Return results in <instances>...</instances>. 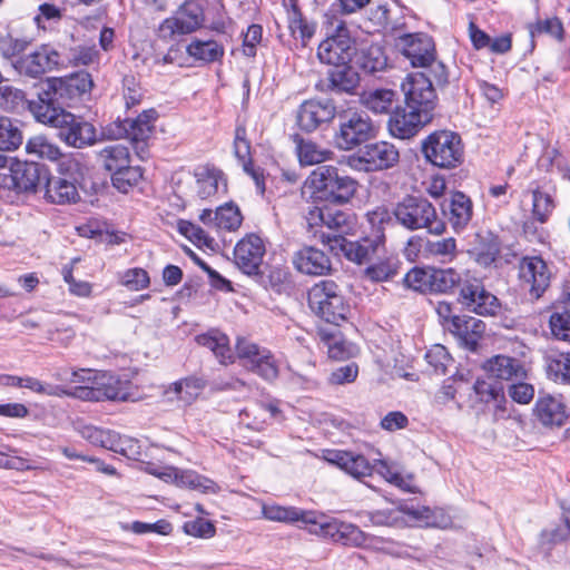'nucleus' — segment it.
<instances>
[{
	"label": "nucleus",
	"instance_id": "nucleus-54",
	"mask_svg": "<svg viewBox=\"0 0 570 570\" xmlns=\"http://www.w3.org/2000/svg\"><path fill=\"white\" fill-rule=\"evenodd\" d=\"M288 27L293 37L301 39L304 46L313 38L316 31V23L303 17L301 11L288 13Z\"/></svg>",
	"mask_w": 570,
	"mask_h": 570
},
{
	"label": "nucleus",
	"instance_id": "nucleus-23",
	"mask_svg": "<svg viewBox=\"0 0 570 570\" xmlns=\"http://www.w3.org/2000/svg\"><path fill=\"white\" fill-rule=\"evenodd\" d=\"M519 275L532 298H540L550 286L551 272L539 256L522 258Z\"/></svg>",
	"mask_w": 570,
	"mask_h": 570
},
{
	"label": "nucleus",
	"instance_id": "nucleus-17",
	"mask_svg": "<svg viewBox=\"0 0 570 570\" xmlns=\"http://www.w3.org/2000/svg\"><path fill=\"white\" fill-rule=\"evenodd\" d=\"M55 129L57 137L69 147L81 149L92 146L98 140L95 126L69 111L61 116Z\"/></svg>",
	"mask_w": 570,
	"mask_h": 570
},
{
	"label": "nucleus",
	"instance_id": "nucleus-49",
	"mask_svg": "<svg viewBox=\"0 0 570 570\" xmlns=\"http://www.w3.org/2000/svg\"><path fill=\"white\" fill-rule=\"evenodd\" d=\"M97 386L99 389L100 401L110 400V401H128L129 393L127 391V385L125 382H121L119 379L112 375L102 374L99 379L96 380Z\"/></svg>",
	"mask_w": 570,
	"mask_h": 570
},
{
	"label": "nucleus",
	"instance_id": "nucleus-7",
	"mask_svg": "<svg viewBox=\"0 0 570 570\" xmlns=\"http://www.w3.org/2000/svg\"><path fill=\"white\" fill-rule=\"evenodd\" d=\"M337 118L338 129L334 141L341 150H353L376 136V127L365 111L346 110L340 112Z\"/></svg>",
	"mask_w": 570,
	"mask_h": 570
},
{
	"label": "nucleus",
	"instance_id": "nucleus-1",
	"mask_svg": "<svg viewBox=\"0 0 570 570\" xmlns=\"http://www.w3.org/2000/svg\"><path fill=\"white\" fill-rule=\"evenodd\" d=\"M367 218L374 227L371 235L352 240L341 234L322 233L320 239L336 256L342 255L358 265L370 264L384 250L385 235L381 225L387 219V212L379 208L367 213Z\"/></svg>",
	"mask_w": 570,
	"mask_h": 570
},
{
	"label": "nucleus",
	"instance_id": "nucleus-47",
	"mask_svg": "<svg viewBox=\"0 0 570 570\" xmlns=\"http://www.w3.org/2000/svg\"><path fill=\"white\" fill-rule=\"evenodd\" d=\"M356 63L357 66L368 73H374L385 69L387 66V58L384 51L379 45H370L356 50Z\"/></svg>",
	"mask_w": 570,
	"mask_h": 570
},
{
	"label": "nucleus",
	"instance_id": "nucleus-24",
	"mask_svg": "<svg viewBox=\"0 0 570 570\" xmlns=\"http://www.w3.org/2000/svg\"><path fill=\"white\" fill-rule=\"evenodd\" d=\"M265 252L263 239L256 234H248L234 248L235 264L244 274L257 275Z\"/></svg>",
	"mask_w": 570,
	"mask_h": 570
},
{
	"label": "nucleus",
	"instance_id": "nucleus-44",
	"mask_svg": "<svg viewBox=\"0 0 570 570\" xmlns=\"http://www.w3.org/2000/svg\"><path fill=\"white\" fill-rule=\"evenodd\" d=\"M464 274H460L453 268L431 267L430 293H452L455 288L459 291Z\"/></svg>",
	"mask_w": 570,
	"mask_h": 570
},
{
	"label": "nucleus",
	"instance_id": "nucleus-40",
	"mask_svg": "<svg viewBox=\"0 0 570 570\" xmlns=\"http://www.w3.org/2000/svg\"><path fill=\"white\" fill-rule=\"evenodd\" d=\"M296 154L302 166H313L332 159L333 151L320 146L311 139L295 135Z\"/></svg>",
	"mask_w": 570,
	"mask_h": 570
},
{
	"label": "nucleus",
	"instance_id": "nucleus-51",
	"mask_svg": "<svg viewBox=\"0 0 570 570\" xmlns=\"http://www.w3.org/2000/svg\"><path fill=\"white\" fill-rule=\"evenodd\" d=\"M556 208L553 196L537 187L532 190V218L544 224L549 220L551 214Z\"/></svg>",
	"mask_w": 570,
	"mask_h": 570
},
{
	"label": "nucleus",
	"instance_id": "nucleus-28",
	"mask_svg": "<svg viewBox=\"0 0 570 570\" xmlns=\"http://www.w3.org/2000/svg\"><path fill=\"white\" fill-rule=\"evenodd\" d=\"M442 213L448 218L452 228L459 233L463 230L472 219L473 206L471 199L462 191H455L442 203Z\"/></svg>",
	"mask_w": 570,
	"mask_h": 570
},
{
	"label": "nucleus",
	"instance_id": "nucleus-38",
	"mask_svg": "<svg viewBox=\"0 0 570 570\" xmlns=\"http://www.w3.org/2000/svg\"><path fill=\"white\" fill-rule=\"evenodd\" d=\"M334 67L327 75V88L340 94H354L360 85L358 72L350 63Z\"/></svg>",
	"mask_w": 570,
	"mask_h": 570
},
{
	"label": "nucleus",
	"instance_id": "nucleus-12",
	"mask_svg": "<svg viewBox=\"0 0 570 570\" xmlns=\"http://www.w3.org/2000/svg\"><path fill=\"white\" fill-rule=\"evenodd\" d=\"M204 21L202 0H185L173 17L160 23L158 36L163 40H171L176 36L189 35L199 29Z\"/></svg>",
	"mask_w": 570,
	"mask_h": 570
},
{
	"label": "nucleus",
	"instance_id": "nucleus-15",
	"mask_svg": "<svg viewBox=\"0 0 570 570\" xmlns=\"http://www.w3.org/2000/svg\"><path fill=\"white\" fill-rule=\"evenodd\" d=\"M316 523H312L308 531L313 534H320L330 538L334 542L350 547H363L367 544L371 537L363 532L357 525L338 519L326 520L324 515L315 512Z\"/></svg>",
	"mask_w": 570,
	"mask_h": 570
},
{
	"label": "nucleus",
	"instance_id": "nucleus-11",
	"mask_svg": "<svg viewBox=\"0 0 570 570\" xmlns=\"http://www.w3.org/2000/svg\"><path fill=\"white\" fill-rule=\"evenodd\" d=\"M433 76L428 72L410 73L402 83L405 105L424 117L433 119L438 105V96L433 87Z\"/></svg>",
	"mask_w": 570,
	"mask_h": 570
},
{
	"label": "nucleus",
	"instance_id": "nucleus-41",
	"mask_svg": "<svg viewBox=\"0 0 570 570\" xmlns=\"http://www.w3.org/2000/svg\"><path fill=\"white\" fill-rule=\"evenodd\" d=\"M550 328L552 334L562 341L570 342V293H563L554 305V312L550 315Z\"/></svg>",
	"mask_w": 570,
	"mask_h": 570
},
{
	"label": "nucleus",
	"instance_id": "nucleus-21",
	"mask_svg": "<svg viewBox=\"0 0 570 570\" xmlns=\"http://www.w3.org/2000/svg\"><path fill=\"white\" fill-rule=\"evenodd\" d=\"M336 116V106L332 99H309L301 104L297 110V126L306 132H313Z\"/></svg>",
	"mask_w": 570,
	"mask_h": 570
},
{
	"label": "nucleus",
	"instance_id": "nucleus-46",
	"mask_svg": "<svg viewBox=\"0 0 570 570\" xmlns=\"http://www.w3.org/2000/svg\"><path fill=\"white\" fill-rule=\"evenodd\" d=\"M396 92L392 89H374L362 92L361 104L374 114H389L392 110Z\"/></svg>",
	"mask_w": 570,
	"mask_h": 570
},
{
	"label": "nucleus",
	"instance_id": "nucleus-2",
	"mask_svg": "<svg viewBox=\"0 0 570 570\" xmlns=\"http://www.w3.org/2000/svg\"><path fill=\"white\" fill-rule=\"evenodd\" d=\"M312 198L334 205H345L355 196L358 181L341 174L338 168L330 165L314 169L307 178Z\"/></svg>",
	"mask_w": 570,
	"mask_h": 570
},
{
	"label": "nucleus",
	"instance_id": "nucleus-27",
	"mask_svg": "<svg viewBox=\"0 0 570 570\" xmlns=\"http://www.w3.org/2000/svg\"><path fill=\"white\" fill-rule=\"evenodd\" d=\"M295 269L305 275L321 276L332 269L330 257L314 246H304L293 254Z\"/></svg>",
	"mask_w": 570,
	"mask_h": 570
},
{
	"label": "nucleus",
	"instance_id": "nucleus-59",
	"mask_svg": "<svg viewBox=\"0 0 570 570\" xmlns=\"http://www.w3.org/2000/svg\"><path fill=\"white\" fill-rule=\"evenodd\" d=\"M217 230H235L237 229L243 220L239 208L234 204H226L217 208Z\"/></svg>",
	"mask_w": 570,
	"mask_h": 570
},
{
	"label": "nucleus",
	"instance_id": "nucleus-62",
	"mask_svg": "<svg viewBox=\"0 0 570 570\" xmlns=\"http://www.w3.org/2000/svg\"><path fill=\"white\" fill-rule=\"evenodd\" d=\"M120 284L130 291H141L149 286L150 278L144 268L135 267L122 273Z\"/></svg>",
	"mask_w": 570,
	"mask_h": 570
},
{
	"label": "nucleus",
	"instance_id": "nucleus-10",
	"mask_svg": "<svg viewBox=\"0 0 570 570\" xmlns=\"http://www.w3.org/2000/svg\"><path fill=\"white\" fill-rule=\"evenodd\" d=\"M308 305L316 315L332 324L345 321L348 313V305L333 281L315 284L308 292Z\"/></svg>",
	"mask_w": 570,
	"mask_h": 570
},
{
	"label": "nucleus",
	"instance_id": "nucleus-30",
	"mask_svg": "<svg viewBox=\"0 0 570 570\" xmlns=\"http://www.w3.org/2000/svg\"><path fill=\"white\" fill-rule=\"evenodd\" d=\"M448 331L459 340L461 345L470 351H475L479 340L485 331V323L470 315H460L453 320L452 324L448 325Z\"/></svg>",
	"mask_w": 570,
	"mask_h": 570
},
{
	"label": "nucleus",
	"instance_id": "nucleus-20",
	"mask_svg": "<svg viewBox=\"0 0 570 570\" xmlns=\"http://www.w3.org/2000/svg\"><path fill=\"white\" fill-rule=\"evenodd\" d=\"M157 118L155 109L144 110L136 118H125L110 125L107 132L112 138H127L139 142L149 138L154 129V122Z\"/></svg>",
	"mask_w": 570,
	"mask_h": 570
},
{
	"label": "nucleus",
	"instance_id": "nucleus-35",
	"mask_svg": "<svg viewBox=\"0 0 570 570\" xmlns=\"http://www.w3.org/2000/svg\"><path fill=\"white\" fill-rule=\"evenodd\" d=\"M81 435L91 444L124 455L127 454V444L131 442L129 439L121 438L114 431L102 430L91 425L83 426Z\"/></svg>",
	"mask_w": 570,
	"mask_h": 570
},
{
	"label": "nucleus",
	"instance_id": "nucleus-16",
	"mask_svg": "<svg viewBox=\"0 0 570 570\" xmlns=\"http://www.w3.org/2000/svg\"><path fill=\"white\" fill-rule=\"evenodd\" d=\"M48 174L46 166L39 163L17 161L8 173L0 174V185L18 193L36 191L41 183H46Z\"/></svg>",
	"mask_w": 570,
	"mask_h": 570
},
{
	"label": "nucleus",
	"instance_id": "nucleus-26",
	"mask_svg": "<svg viewBox=\"0 0 570 570\" xmlns=\"http://www.w3.org/2000/svg\"><path fill=\"white\" fill-rule=\"evenodd\" d=\"M432 119L424 117L423 114L404 108H397L389 119V130L392 136L400 139H409L415 136Z\"/></svg>",
	"mask_w": 570,
	"mask_h": 570
},
{
	"label": "nucleus",
	"instance_id": "nucleus-50",
	"mask_svg": "<svg viewBox=\"0 0 570 570\" xmlns=\"http://www.w3.org/2000/svg\"><path fill=\"white\" fill-rule=\"evenodd\" d=\"M321 335L331 358L346 360L355 355L356 346L347 342L340 333H326L323 331Z\"/></svg>",
	"mask_w": 570,
	"mask_h": 570
},
{
	"label": "nucleus",
	"instance_id": "nucleus-13",
	"mask_svg": "<svg viewBox=\"0 0 570 570\" xmlns=\"http://www.w3.org/2000/svg\"><path fill=\"white\" fill-rule=\"evenodd\" d=\"M237 357L243 365L267 382L278 377L279 370L272 352L245 337H238L235 344Z\"/></svg>",
	"mask_w": 570,
	"mask_h": 570
},
{
	"label": "nucleus",
	"instance_id": "nucleus-45",
	"mask_svg": "<svg viewBox=\"0 0 570 570\" xmlns=\"http://www.w3.org/2000/svg\"><path fill=\"white\" fill-rule=\"evenodd\" d=\"M150 473L158 475L159 478H171L175 475L178 483L180 485L187 487L193 490H197L204 493H217L219 491V487L213 480L197 474L194 471H185L181 472L180 475L177 474L176 471L170 470L168 472L158 473L156 471H151Z\"/></svg>",
	"mask_w": 570,
	"mask_h": 570
},
{
	"label": "nucleus",
	"instance_id": "nucleus-58",
	"mask_svg": "<svg viewBox=\"0 0 570 570\" xmlns=\"http://www.w3.org/2000/svg\"><path fill=\"white\" fill-rule=\"evenodd\" d=\"M354 225V218L352 215L341 210V209H332L327 208V213L325 215V225L328 229H331L332 234H341L345 236Z\"/></svg>",
	"mask_w": 570,
	"mask_h": 570
},
{
	"label": "nucleus",
	"instance_id": "nucleus-60",
	"mask_svg": "<svg viewBox=\"0 0 570 570\" xmlns=\"http://www.w3.org/2000/svg\"><path fill=\"white\" fill-rule=\"evenodd\" d=\"M475 394L481 402H501L504 400L503 387L499 382L478 379L473 385Z\"/></svg>",
	"mask_w": 570,
	"mask_h": 570
},
{
	"label": "nucleus",
	"instance_id": "nucleus-43",
	"mask_svg": "<svg viewBox=\"0 0 570 570\" xmlns=\"http://www.w3.org/2000/svg\"><path fill=\"white\" fill-rule=\"evenodd\" d=\"M98 163L111 175L130 164L129 148L122 144H111L98 153Z\"/></svg>",
	"mask_w": 570,
	"mask_h": 570
},
{
	"label": "nucleus",
	"instance_id": "nucleus-9",
	"mask_svg": "<svg viewBox=\"0 0 570 570\" xmlns=\"http://www.w3.org/2000/svg\"><path fill=\"white\" fill-rule=\"evenodd\" d=\"M399 161V149L395 145L385 140L365 144L346 158L350 168L363 173L387 170L396 166Z\"/></svg>",
	"mask_w": 570,
	"mask_h": 570
},
{
	"label": "nucleus",
	"instance_id": "nucleus-32",
	"mask_svg": "<svg viewBox=\"0 0 570 570\" xmlns=\"http://www.w3.org/2000/svg\"><path fill=\"white\" fill-rule=\"evenodd\" d=\"M325 459L355 479L371 475L373 470L364 455L354 452L333 450L327 453Z\"/></svg>",
	"mask_w": 570,
	"mask_h": 570
},
{
	"label": "nucleus",
	"instance_id": "nucleus-18",
	"mask_svg": "<svg viewBox=\"0 0 570 570\" xmlns=\"http://www.w3.org/2000/svg\"><path fill=\"white\" fill-rule=\"evenodd\" d=\"M59 63L60 53L51 45H41L35 51L13 60L12 67L20 75L39 78Z\"/></svg>",
	"mask_w": 570,
	"mask_h": 570
},
{
	"label": "nucleus",
	"instance_id": "nucleus-3",
	"mask_svg": "<svg viewBox=\"0 0 570 570\" xmlns=\"http://www.w3.org/2000/svg\"><path fill=\"white\" fill-rule=\"evenodd\" d=\"M396 47L414 68H424V72L431 73L436 85L448 83L446 68L436 60L435 45L431 36L423 32L404 33L397 38Z\"/></svg>",
	"mask_w": 570,
	"mask_h": 570
},
{
	"label": "nucleus",
	"instance_id": "nucleus-61",
	"mask_svg": "<svg viewBox=\"0 0 570 570\" xmlns=\"http://www.w3.org/2000/svg\"><path fill=\"white\" fill-rule=\"evenodd\" d=\"M431 267H414L404 276V283L409 288L421 293H430Z\"/></svg>",
	"mask_w": 570,
	"mask_h": 570
},
{
	"label": "nucleus",
	"instance_id": "nucleus-25",
	"mask_svg": "<svg viewBox=\"0 0 570 570\" xmlns=\"http://www.w3.org/2000/svg\"><path fill=\"white\" fill-rule=\"evenodd\" d=\"M533 414L535 419L548 429H559L566 425L570 411L562 396L550 394L540 395L535 401Z\"/></svg>",
	"mask_w": 570,
	"mask_h": 570
},
{
	"label": "nucleus",
	"instance_id": "nucleus-39",
	"mask_svg": "<svg viewBox=\"0 0 570 570\" xmlns=\"http://www.w3.org/2000/svg\"><path fill=\"white\" fill-rule=\"evenodd\" d=\"M198 345L212 351L220 364L234 362V355L229 346V338L226 334L213 330L196 336Z\"/></svg>",
	"mask_w": 570,
	"mask_h": 570
},
{
	"label": "nucleus",
	"instance_id": "nucleus-57",
	"mask_svg": "<svg viewBox=\"0 0 570 570\" xmlns=\"http://www.w3.org/2000/svg\"><path fill=\"white\" fill-rule=\"evenodd\" d=\"M24 92L12 86H0V108L16 112L28 106Z\"/></svg>",
	"mask_w": 570,
	"mask_h": 570
},
{
	"label": "nucleus",
	"instance_id": "nucleus-4",
	"mask_svg": "<svg viewBox=\"0 0 570 570\" xmlns=\"http://www.w3.org/2000/svg\"><path fill=\"white\" fill-rule=\"evenodd\" d=\"M393 215L409 230L426 229L434 235L445 232V223L438 216L434 205L422 196H405L395 205Z\"/></svg>",
	"mask_w": 570,
	"mask_h": 570
},
{
	"label": "nucleus",
	"instance_id": "nucleus-5",
	"mask_svg": "<svg viewBox=\"0 0 570 570\" xmlns=\"http://www.w3.org/2000/svg\"><path fill=\"white\" fill-rule=\"evenodd\" d=\"M421 150L431 165L453 169L463 161V144L460 135L451 130L431 132L421 145Z\"/></svg>",
	"mask_w": 570,
	"mask_h": 570
},
{
	"label": "nucleus",
	"instance_id": "nucleus-8",
	"mask_svg": "<svg viewBox=\"0 0 570 570\" xmlns=\"http://www.w3.org/2000/svg\"><path fill=\"white\" fill-rule=\"evenodd\" d=\"M456 302L464 311L480 316H497L502 308L500 299L487 289L483 281L468 273L461 282Z\"/></svg>",
	"mask_w": 570,
	"mask_h": 570
},
{
	"label": "nucleus",
	"instance_id": "nucleus-6",
	"mask_svg": "<svg viewBox=\"0 0 570 570\" xmlns=\"http://www.w3.org/2000/svg\"><path fill=\"white\" fill-rule=\"evenodd\" d=\"M60 176H50L45 183V197L52 204H71L79 200L77 188L79 178L82 177L81 164L75 158H62L58 164Z\"/></svg>",
	"mask_w": 570,
	"mask_h": 570
},
{
	"label": "nucleus",
	"instance_id": "nucleus-56",
	"mask_svg": "<svg viewBox=\"0 0 570 570\" xmlns=\"http://www.w3.org/2000/svg\"><path fill=\"white\" fill-rule=\"evenodd\" d=\"M141 178V168L139 166H131L130 164L111 175L114 187L121 193H127L130 188L136 186Z\"/></svg>",
	"mask_w": 570,
	"mask_h": 570
},
{
	"label": "nucleus",
	"instance_id": "nucleus-14",
	"mask_svg": "<svg viewBox=\"0 0 570 570\" xmlns=\"http://www.w3.org/2000/svg\"><path fill=\"white\" fill-rule=\"evenodd\" d=\"M356 55V43L350 30L341 22L334 33L324 39L317 48L321 62L332 66L350 63Z\"/></svg>",
	"mask_w": 570,
	"mask_h": 570
},
{
	"label": "nucleus",
	"instance_id": "nucleus-19",
	"mask_svg": "<svg viewBox=\"0 0 570 570\" xmlns=\"http://www.w3.org/2000/svg\"><path fill=\"white\" fill-rule=\"evenodd\" d=\"M27 107L38 122L52 128L57 127L61 116L67 112L47 81L38 90L37 97L28 101Z\"/></svg>",
	"mask_w": 570,
	"mask_h": 570
},
{
	"label": "nucleus",
	"instance_id": "nucleus-52",
	"mask_svg": "<svg viewBox=\"0 0 570 570\" xmlns=\"http://www.w3.org/2000/svg\"><path fill=\"white\" fill-rule=\"evenodd\" d=\"M26 150L41 159L60 161L63 158L60 148L43 136L30 138L26 144Z\"/></svg>",
	"mask_w": 570,
	"mask_h": 570
},
{
	"label": "nucleus",
	"instance_id": "nucleus-55",
	"mask_svg": "<svg viewBox=\"0 0 570 570\" xmlns=\"http://www.w3.org/2000/svg\"><path fill=\"white\" fill-rule=\"evenodd\" d=\"M31 41L32 40L27 37H13L8 33L0 37V51L4 58L10 59L12 62L23 56L22 53H24L31 45Z\"/></svg>",
	"mask_w": 570,
	"mask_h": 570
},
{
	"label": "nucleus",
	"instance_id": "nucleus-31",
	"mask_svg": "<svg viewBox=\"0 0 570 570\" xmlns=\"http://www.w3.org/2000/svg\"><path fill=\"white\" fill-rule=\"evenodd\" d=\"M234 154L242 164L244 171L249 175L261 194L265 191V180L263 170L255 168L250 156V142L247 139V130L245 126L238 125L235 129Z\"/></svg>",
	"mask_w": 570,
	"mask_h": 570
},
{
	"label": "nucleus",
	"instance_id": "nucleus-22",
	"mask_svg": "<svg viewBox=\"0 0 570 570\" xmlns=\"http://www.w3.org/2000/svg\"><path fill=\"white\" fill-rule=\"evenodd\" d=\"M47 82L63 106H72L83 96L89 95L94 81L87 71H78L65 78H51Z\"/></svg>",
	"mask_w": 570,
	"mask_h": 570
},
{
	"label": "nucleus",
	"instance_id": "nucleus-29",
	"mask_svg": "<svg viewBox=\"0 0 570 570\" xmlns=\"http://www.w3.org/2000/svg\"><path fill=\"white\" fill-rule=\"evenodd\" d=\"M483 370L491 379L511 382L525 380L528 375V372L520 360L501 354L487 360L483 364Z\"/></svg>",
	"mask_w": 570,
	"mask_h": 570
},
{
	"label": "nucleus",
	"instance_id": "nucleus-36",
	"mask_svg": "<svg viewBox=\"0 0 570 570\" xmlns=\"http://www.w3.org/2000/svg\"><path fill=\"white\" fill-rule=\"evenodd\" d=\"M204 387V380L195 376L185 377L170 384L165 390L164 396L167 401H177L183 405H189L198 397Z\"/></svg>",
	"mask_w": 570,
	"mask_h": 570
},
{
	"label": "nucleus",
	"instance_id": "nucleus-33",
	"mask_svg": "<svg viewBox=\"0 0 570 570\" xmlns=\"http://www.w3.org/2000/svg\"><path fill=\"white\" fill-rule=\"evenodd\" d=\"M263 517L269 521L284 523H302L304 527H312L315 521V512L303 510L296 507H283L278 504H264Z\"/></svg>",
	"mask_w": 570,
	"mask_h": 570
},
{
	"label": "nucleus",
	"instance_id": "nucleus-34",
	"mask_svg": "<svg viewBox=\"0 0 570 570\" xmlns=\"http://www.w3.org/2000/svg\"><path fill=\"white\" fill-rule=\"evenodd\" d=\"M196 191L202 199H208L220 190L226 191L227 184L220 169L213 166H202L195 170Z\"/></svg>",
	"mask_w": 570,
	"mask_h": 570
},
{
	"label": "nucleus",
	"instance_id": "nucleus-48",
	"mask_svg": "<svg viewBox=\"0 0 570 570\" xmlns=\"http://www.w3.org/2000/svg\"><path fill=\"white\" fill-rule=\"evenodd\" d=\"M187 53L195 60L205 63L215 62L223 58L224 47L215 40H193L186 48Z\"/></svg>",
	"mask_w": 570,
	"mask_h": 570
},
{
	"label": "nucleus",
	"instance_id": "nucleus-37",
	"mask_svg": "<svg viewBox=\"0 0 570 570\" xmlns=\"http://www.w3.org/2000/svg\"><path fill=\"white\" fill-rule=\"evenodd\" d=\"M547 376L558 384L570 385V353L550 348L544 354Z\"/></svg>",
	"mask_w": 570,
	"mask_h": 570
},
{
	"label": "nucleus",
	"instance_id": "nucleus-63",
	"mask_svg": "<svg viewBox=\"0 0 570 570\" xmlns=\"http://www.w3.org/2000/svg\"><path fill=\"white\" fill-rule=\"evenodd\" d=\"M425 360L438 374H446L449 363L452 361L446 348L442 345H434L425 354Z\"/></svg>",
	"mask_w": 570,
	"mask_h": 570
},
{
	"label": "nucleus",
	"instance_id": "nucleus-64",
	"mask_svg": "<svg viewBox=\"0 0 570 570\" xmlns=\"http://www.w3.org/2000/svg\"><path fill=\"white\" fill-rule=\"evenodd\" d=\"M396 274V264L391 259H383L371 264L365 269V275L373 282H384Z\"/></svg>",
	"mask_w": 570,
	"mask_h": 570
},
{
	"label": "nucleus",
	"instance_id": "nucleus-42",
	"mask_svg": "<svg viewBox=\"0 0 570 570\" xmlns=\"http://www.w3.org/2000/svg\"><path fill=\"white\" fill-rule=\"evenodd\" d=\"M501 246L498 236L491 232L476 234V244L473 248L475 262L484 267L490 266L500 255Z\"/></svg>",
	"mask_w": 570,
	"mask_h": 570
},
{
	"label": "nucleus",
	"instance_id": "nucleus-53",
	"mask_svg": "<svg viewBox=\"0 0 570 570\" xmlns=\"http://www.w3.org/2000/svg\"><path fill=\"white\" fill-rule=\"evenodd\" d=\"M22 140V132L18 125L8 117H0V150H16Z\"/></svg>",
	"mask_w": 570,
	"mask_h": 570
}]
</instances>
